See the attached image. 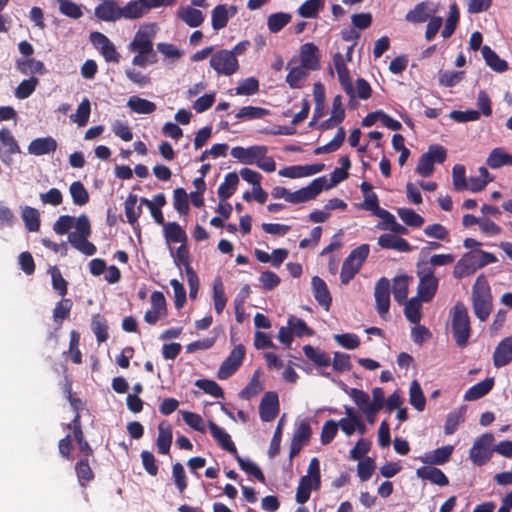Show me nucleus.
Segmentation results:
<instances>
[{
	"label": "nucleus",
	"instance_id": "obj_59",
	"mask_svg": "<svg viewBox=\"0 0 512 512\" xmlns=\"http://www.w3.org/2000/svg\"><path fill=\"white\" fill-rule=\"evenodd\" d=\"M323 0H306L297 10V13L304 18H314L322 8Z\"/></svg>",
	"mask_w": 512,
	"mask_h": 512
},
{
	"label": "nucleus",
	"instance_id": "obj_52",
	"mask_svg": "<svg viewBox=\"0 0 512 512\" xmlns=\"http://www.w3.org/2000/svg\"><path fill=\"white\" fill-rule=\"evenodd\" d=\"M213 300L215 311L219 315L223 312L227 303V297L225 296L224 286L220 278H217L214 281Z\"/></svg>",
	"mask_w": 512,
	"mask_h": 512
},
{
	"label": "nucleus",
	"instance_id": "obj_49",
	"mask_svg": "<svg viewBox=\"0 0 512 512\" xmlns=\"http://www.w3.org/2000/svg\"><path fill=\"white\" fill-rule=\"evenodd\" d=\"M69 191L75 205L83 206L89 202L88 191L80 181L72 182Z\"/></svg>",
	"mask_w": 512,
	"mask_h": 512
},
{
	"label": "nucleus",
	"instance_id": "obj_1",
	"mask_svg": "<svg viewBox=\"0 0 512 512\" xmlns=\"http://www.w3.org/2000/svg\"><path fill=\"white\" fill-rule=\"evenodd\" d=\"M472 307L475 316L481 322L486 321L491 314L493 308L491 289L483 275L477 277L472 287Z\"/></svg>",
	"mask_w": 512,
	"mask_h": 512
},
{
	"label": "nucleus",
	"instance_id": "obj_64",
	"mask_svg": "<svg viewBox=\"0 0 512 512\" xmlns=\"http://www.w3.org/2000/svg\"><path fill=\"white\" fill-rule=\"evenodd\" d=\"M92 330L99 343L105 342L109 337L106 320L102 318L100 315L93 316Z\"/></svg>",
	"mask_w": 512,
	"mask_h": 512
},
{
	"label": "nucleus",
	"instance_id": "obj_42",
	"mask_svg": "<svg viewBox=\"0 0 512 512\" xmlns=\"http://www.w3.org/2000/svg\"><path fill=\"white\" fill-rule=\"evenodd\" d=\"M421 302L418 297H413L404 303V315L412 324L418 325L421 320Z\"/></svg>",
	"mask_w": 512,
	"mask_h": 512
},
{
	"label": "nucleus",
	"instance_id": "obj_24",
	"mask_svg": "<svg viewBox=\"0 0 512 512\" xmlns=\"http://www.w3.org/2000/svg\"><path fill=\"white\" fill-rule=\"evenodd\" d=\"M378 245L383 249H393L399 252H410L412 250V246L406 239L389 233L378 237Z\"/></svg>",
	"mask_w": 512,
	"mask_h": 512
},
{
	"label": "nucleus",
	"instance_id": "obj_31",
	"mask_svg": "<svg viewBox=\"0 0 512 512\" xmlns=\"http://www.w3.org/2000/svg\"><path fill=\"white\" fill-rule=\"evenodd\" d=\"M177 17L192 28L200 26L204 21L203 13L190 6L180 7L177 11Z\"/></svg>",
	"mask_w": 512,
	"mask_h": 512
},
{
	"label": "nucleus",
	"instance_id": "obj_57",
	"mask_svg": "<svg viewBox=\"0 0 512 512\" xmlns=\"http://www.w3.org/2000/svg\"><path fill=\"white\" fill-rule=\"evenodd\" d=\"M262 391V385L259 379V372L256 371L249 383L240 391L239 397L244 400H250Z\"/></svg>",
	"mask_w": 512,
	"mask_h": 512
},
{
	"label": "nucleus",
	"instance_id": "obj_22",
	"mask_svg": "<svg viewBox=\"0 0 512 512\" xmlns=\"http://www.w3.org/2000/svg\"><path fill=\"white\" fill-rule=\"evenodd\" d=\"M416 475L418 478L422 480L430 481L432 484L438 486H447L449 484V479L445 475V473L434 466H422L416 470Z\"/></svg>",
	"mask_w": 512,
	"mask_h": 512
},
{
	"label": "nucleus",
	"instance_id": "obj_60",
	"mask_svg": "<svg viewBox=\"0 0 512 512\" xmlns=\"http://www.w3.org/2000/svg\"><path fill=\"white\" fill-rule=\"evenodd\" d=\"M173 206L180 215H187L189 212L188 196L184 188H176L173 194Z\"/></svg>",
	"mask_w": 512,
	"mask_h": 512
},
{
	"label": "nucleus",
	"instance_id": "obj_32",
	"mask_svg": "<svg viewBox=\"0 0 512 512\" xmlns=\"http://www.w3.org/2000/svg\"><path fill=\"white\" fill-rule=\"evenodd\" d=\"M16 69L22 74H39L46 73L45 65L42 61L34 58H19L15 63Z\"/></svg>",
	"mask_w": 512,
	"mask_h": 512
},
{
	"label": "nucleus",
	"instance_id": "obj_15",
	"mask_svg": "<svg viewBox=\"0 0 512 512\" xmlns=\"http://www.w3.org/2000/svg\"><path fill=\"white\" fill-rule=\"evenodd\" d=\"M176 3V0H131V10L134 19H139L147 14L151 9L160 7H170Z\"/></svg>",
	"mask_w": 512,
	"mask_h": 512
},
{
	"label": "nucleus",
	"instance_id": "obj_63",
	"mask_svg": "<svg viewBox=\"0 0 512 512\" xmlns=\"http://www.w3.org/2000/svg\"><path fill=\"white\" fill-rule=\"evenodd\" d=\"M59 11L72 19H79L83 16L81 6L71 0H59Z\"/></svg>",
	"mask_w": 512,
	"mask_h": 512
},
{
	"label": "nucleus",
	"instance_id": "obj_18",
	"mask_svg": "<svg viewBox=\"0 0 512 512\" xmlns=\"http://www.w3.org/2000/svg\"><path fill=\"white\" fill-rule=\"evenodd\" d=\"M300 62L307 70L315 71L320 68L319 49L314 43L308 42L301 46Z\"/></svg>",
	"mask_w": 512,
	"mask_h": 512
},
{
	"label": "nucleus",
	"instance_id": "obj_17",
	"mask_svg": "<svg viewBox=\"0 0 512 512\" xmlns=\"http://www.w3.org/2000/svg\"><path fill=\"white\" fill-rule=\"evenodd\" d=\"M311 434V427L307 421H302L296 427L290 444V458L296 456L301 451L303 445L309 442Z\"/></svg>",
	"mask_w": 512,
	"mask_h": 512
},
{
	"label": "nucleus",
	"instance_id": "obj_27",
	"mask_svg": "<svg viewBox=\"0 0 512 512\" xmlns=\"http://www.w3.org/2000/svg\"><path fill=\"white\" fill-rule=\"evenodd\" d=\"M452 445L442 446L431 452H427L420 460L429 465H443L447 463L453 453Z\"/></svg>",
	"mask_w": 512,
	"mask_h": 512
},
{
	"label": "nucleus",
	"instance_id": "obj_26",
	"mask_svg": "<svg viewBox=\"0 0 512 512\" xmlns=\"http://www.w3.org/2000/svg\"><path fill=\"white\" fill-rule=\"evenodd\" d=\"M56 149L57 142L51 136L36 138L32 140L28 145V153L35 156L53 153L56 151Z\"/></svg>",
	"mask_w": 512,
	"mask_h": 512
},
{
	"label": "nucleus",
	"instance_id": "obj_5",
	"mask_svg": "<svg viewBox=\"0 0 512 512\" xmlns=\"http://www.w3.org/2000/svg\"><path fill=\"white\" fill-rule=\"evenodd\" d=\"M95 17L105 22H116L120 19L133 20L130 1L123 7L114 0L104 1L94 9Z\"/></svg>",
	"mask_w": 512,
	"mask_h": 512
},
{
	"label": "nucleus",
	"instance_id": "obj_2",
	"mask_svg": "<svg viewBox=\"0 0 512 512\" xmlns=\"http://www.w3.org/2000/svg\"><path fill=\"white\" fill-rule=\"evenodd\" d=\"M75 231L68 234V242L73 248L86 256H92L97 252L96 246L88 240L92 233L90 220L87 215L82 214L75 218Z\"/></svg>",
	"mask_w": 512,
	"mask_h": 512
},
{
	"label": "nucleus",
	"instance_id": "obj_58",
	"mask_svg": "<svg viewBox=\"0 0 512 512\" xmlns=\"http://www.w3.org/2000/svg\"><path fill=\"white\" fill-rule=\"evenodd\" d=\"M458 21L459 9L456 3H452L449 7V16L446 20L445 27L441 32L443 38H448L454 33Z\"/></svg>",
	"mask_w": 512,
	"mask_h": 512
},
{
	"label": "nucleus",
	"instance_id": "obj_29",
	"mask_svg": "<svg viewBox=\"0 0 512 512\" xmlns=\"http://www.w3.org/2000/svg\"><path fill=\"white\" fill-rule=\"evenodd\" d=\"M494 386V378H486L471 386L464 394L466 401H475L487 395Z\"/></svg>",
	"mask_w": 512,
	"mask_h": 512
},
{
	"label": "nucleus",
	"instance_id": "obj_9",
	"mask_svg": "<svg viewBox=\"0 0 512 512\" xmlns=\"http://www.w3.org/2000/svg\"><path fill=\"white\" fill-rule=\"evenodd\" d=\"M390 281L386 277H381L375 285L374 297L376 302V310L379 316L386 320L390 308Z\"/></svg>",
	"mask_w": 512,
	"mask_h": 512
},
{
	"label": "nucleus",
	"instance_id": "obj_19",
	"mask_svg": "<svg viewBox=\"0 0 512 512\" xmlns=\"http://www.w3.org/2000/svg\"><path fill=\"white\" fill-rule=\"evenodd\" d=\"M325 165L323 163H315L311 165H297V166H289L279 170V175L287 178H301L307 177L314 174H317L323 171Z\"/></svg>",
	"mask_w": 512,
	"mask_h": 512
},
{
	"label": "nucleus",
	"instance_id": "obj_25",
	"mask_svg": "<svg viewBox=\"0 0 512 512\" xmlns=\"http://www.w3.org/2000/svg\"><path fill=\"white\" fill-rule=\"evenodd\" d=\"M0 142L6 147V150L0 155L1 160L9 164L11 162V155L21 153V149L11 131L6 128L0 130Z\"/></svg>",
	"mask_w": 512,
	"mask_h": 512
},
{
	"label": "nucleus",
	"instance_id": "obj_16",
	"mask_svg": "<svg viewBox=\"0 0 512 512\" xmlns=\"http://www.w3.org/2000/svg\"><path fill=\"white\" fill-rule=\"evenodd\" d=\"M130 50L140 54H150L151 63L157 62V55L153 50V43L148 32L139 29L130 43Z\"/></svg>",
	"mask_w": 512,
	"mask_h": 512
},
{
	"label": "nucleus",
	"instance_id": "obj_6",
	"mask_svg": "<svg viewBox=\"0 0 512 512\" xmlns=\"http://www.w3.org/2000/svg\"><path fill=\"white\" fill-rule=\"evenodd\" d=\"M494 436L492 433H484L474 442L470 449L469 457L474 465L483 466L490 461L493 453Z\"/></svg>",
	"mask_w": 512,
	"mask_h": 512
},
{
	"label": "nucleus",
	"instance_id": "obj_4",
	"mask_svg": "<svg viewBox=\"0 0 512 512\" xmlns=\"http://www.w3.org/2000/svg\"><path fill=\"white\" fill-rule=\"evenodd\" d=\"M416 268L419 278L417 297L422 302H430L437 292L439 279L435 276L434 270H430V266L426 264H417Z\"/></svg>",
	"mask_w": 512,
	"mask_h": 512
},
{
	"label": "nucleus",
	"instance_id": "obj_7",
	"mask_svg": "<svg viewBox=\"0 0 512 512\" xmlns=\"http://www.w3.org/2000/svg\"><path fill=\"white\" fill-rule=\"evenodd\" d=\"M210 66L221 75L230 76L239 69V63L233 52L222 49L211 55Z\"/></svg>",
	"mask_w": 512,
	"mask_h": 512
},
{
	"label": "nucleus",
	"instance_id": "obj_21",
	"mask_svg": "<svg viewBox=\"0 0 512 512\" xmlns=\"http://www.w3.org/2000/svg\"><path fill=\"white\" fill-rule=\"evenodd\" d=\"M210 434L218 445L223 449L231 453L233 456H237V448L231 439V436L221 427H219L214 421L208 423Z\"/></svg>",
	"mask_w": 512,
	"mask_h": 512
},
{
	"label": "nucleus",
	"instance_id": "obj_41",
	"mask_svg": "<svg viewBox=\"0 0 512 512\" xmlns=\"http://www.w3.org/2000/svg\"><path fill=\"white\" fill-rule=\"evenodd\" d=\"M128 107L138 114H151L156 110V104L147 99L131 96L127 102Z\"/></svg>",
	"mask_w": 512,
	"mask_h": 512
},
{
	"label": "nucleus",
	"instance_id": "obj_14",
	"mask_svg": "<svg viewBox=\"0 0 512 512\" xmlns=\"http://www.w3.org/2000/svg\"><path fill=\"white\" fill-rule=\"evenodd\" d=\"M279 412L278 394L273 391L266 392L259 404V415L263 422L274 420Z\"/></svg>",
	"mask_w": 512,
	"mask_h": 512
},
{
	"label": "nucleus",
	"instance_id": "obj_28",
	"mask_svg": "<svg viewBox=\"0 0 512 512\" xmlns=\"http://www.w3.org/2000/svg\"><path fill=\"white\" fill-rule=\"evenodd\" d=\"M172 428L171 425L168 422H161L158 425V437L156 441V445L158 448V452L160 454H168L170 451V447L172 444Z\"/></svg>",
	"mask_w": 512,
	"mask_h": 512
},
{
	"label": "nucleus",
	"instance_id": "obj_8",
	"mask_svg": "<svg viewBox=\"0 0 512 512\" xmlns=\"http://www.w3.org/2000/svg\"><path fill=\"white\" fill-rule=\"evenodd\" d=\"M89 40L94 47L99 49L106 62L119 63L121 56L113 42L106 35L93 31L89 35Z\"/></svg>",
	"mask_w": 512,
	"mask_h": 512
},
{
	"label": "nucleus",
	"instance_id": "obj_48",
	"mask_svg": "<svg viewBox=\"0 0 512 512\" xmlns=\"http://www.w3.org/2000/svg\"><path fill=\"white\" fill-rule=\"evenodd\" d=\"M138 197L136 194H129L125 201V215L129 224L134 225L142 213L141 206H136Z\"/></svg>",
	"mask_w": 512,
	"mask_h": 512
},
{
	"label": "nucleus",
	"instance_id": "obj_10",
	"mask_svg": "<svg viewBox=\"0 0 512 512\" xmlns=\"http://www.w3.org/2000/svg\"><path fill=\"white\" fill-rule=\"evenodd\" d=\"M326 182L327 180L325 176H321L312 180L308 186L303 187L295 192H290L288 202L298 204L316 198V196L319 195L324 189Z\"/></svg>",
	"mask_w": 512,
	"mask_h": 512
},
{
	"label": "nucleus",
	"instance_id": "obj_62",
	"mask_svg": "<svg viewBox=\"0 0 512 512\" xmlns=\"http://www.w3.org/2000/svg\"><path fill=\"white\" fill-rule=\"evenodd\" d=\"M195 386L215 398H223L224 392L220 385L214 380L210 379H198L195 382Z\"/></svg>",
	"mask_w": 512,
	"mask_h": 512
},
{
	"label": "nucleus",
	"instance_id": "obj_51",
	"mask_svg": "<svg viewBox=\"0 0 512 512\" xmlns=\"http://www.w3.org/2000/svg\"><path fill=\"white\" fill-rule=\"evenodd\" d=\"M312 490H314V483L311 481V477H301L295 495L297 503H306L310 498Z\"/></svg>",
	"mask_w": 512,
	"mask_h": 512
},
{
	"label": "nucleus",
	"instance_id": "obj_50",
	"mask_svg": "<svg viewBox=\"0 0 512 512\" xmlns=\"http://www.w3.org/2000/svg\"><path fill=\"white\" fill-rule=\"evenodd\" d=\"M212 18V27L214 30H220L226 27L228 20H229V14L228 9L225 4H219L217 5L211 13Z\"/></svg>",
	"mask_w": 512,
	"mask_h": 512
},
{
	"label": "nucleus",
	"instance_id": "obj_38",
	"mask_svg": "<svg viewBox=\"0 0 512 512\" xmlns=\"http://www.w3.org/2000/svg\"><path fill=\"white\" fill-rule=\"evenodd\" d=\"M487 165L492 169L502 166H512V155L504 151L502 148L493 149L486 161Z\"/></svg>",
	"mask_w": 512,
	"mask_h": 512
},
{
	"label": "nucleus",
	"instance_id": "obj_11",
	"mask_svg": "<svg viewBox=\"0 0 512 512\" xmlns=\"http://www.w3.org/2000/svg\"><path fill=\"white\" fill-rule=\"evenodd\" d=\"M244 357L245 347L242 344L234 347L230 355L220 365L217 373L218 378L227 379L232 376L241 366Z\"/></svg>",
	"mask_w": 512,
	"mask_h": 512
},
{
	"label": "nucleus",
	"instance_id": "obj_53",
	"mask_svg": "<svg viewBox=\"0 0 512 512\" xmlns=\"http://www.w3.org/2000/svg\"><path fill=\"white\" fill-rule=\"evenodd\" d=\"M308 77L307 69L303 66L293 67L286 76V82L292 89L302 87V82Z\"/></svg>",
	"mask_w": 512,
	"mask_h": 512
},
{
	"label": "nucleus",
	"instance_id": "obj_44",
	"mask_svg": "<svg viewBox=\"0 0 512 512\" xmlns=\"http://www.w3.org/2000/svg\"><path fill=\"white\" fill-rule=\"evenodd\" d=\"M465 420V410L462 408L456 409L448 413L444 425V433L446 435H452L458 426Z\"/></svg>",
	"mask_w": 512,
	"mask_h": 512
},
{
	"label": "nucleus",
	"instance_id": "obj_43",
	"mask_svg": "<svg viewBox=\"0 0 512 512\" xmlns=\"http://www.w3.org/2000/svg\"><path fill=\"white\" fill-rule=\"evenodd\" d=\"M409 402L417 411H423L425 408L426 398L417 380H413L410 384Z\"/></svg>",
	"mask_w": 512,
	"mask_h": 512
},
{
	"label": "nucleus",
	"instance_id": "obj_36",
	"mask_svg": "<svg viewBox=\"0 0 512 512\" xmlns=\"http://www.w3.org/2000/svg\"><path fill=\"white\" fill-rule=\"evenodd\" d=\"M482 56L486 64L498 73L505 72L508 69V63L501 59L494 50L485 45L481 48Z\"/></svg>",
	"mask_w": 512,
	"mask_h": 512
},
{
	"label": "nucleus",
	"instance_id": "obj_56",
	"mask_svg": "<svg viewBox=\"0 0 512 512\" xmlns=\"http://www.w3.org/2000/svg\"><path fill=\"white\" fill-rule=\"evenodd\" d=\"M397 214L410 227L419 228L424 223V218L411 208H399Z\"/></svg>",
	"mask_w": 512,
	"mask_h": 512
},
{
	"label": "nucleus",
	"instance_id": "obj_33",
	"mask_svg": "<svg viewBox=\"0 0 512 512\" xmlns=\"http://www.w3.org/2000/svg\"><path fill=\"white\" fill-rule=\"evenodd\" d=\"M484 267L482 261L476 256L475 251L466 253L457 263L455 271L462 274L474 273L477 269Z\"/></svg>",
	"mask_w": 512,
	"mask_h": 512
},
{
	"label": "nucleus",
	"instance_id": "obj_13",
	"mask_svg": "<svg viewBox=\"0 0 512 512\" xmlns=\"http://www.w3.org/2000/svg\"><path fill=\"white\" fill-rule=\"evenodd\" d=\"M333 63L338 74V80L342 89L349 96V98L353 100L355 98V90L352 84L349 69L347 68L344 57L340 52L334 54Z\"/></svg>",
	"mask_w": 512,
	"mask_h": 512
},
{
	"label": "nucleus",
	"instance_id": "obj_54",
	"mask_svg": "<svg viewBox=\"0 0 512 512\" xmlns=\"http://www.w3.org/2000/svg\"><path fill=\"white\" fill-rule=\"evenodd\" d=\"M235 459L238 462L239 467L246 472L249 475H252L255 479H257L259 482L265 484L266 479L262 472V470L252 461L245 460L242 457L239 456L237 453V456H234Z\"/></svg>",
	"mask_w": 512,
	"mask_h": 512
},
{
	"label": "nucleus",
	"instance_id": "obj_37",
	"mask_svg": "<svg viewBox=\"0 0 512 512\" xmlns=\"http://www.w3.org/2000/svg\"><path fill=\"white\" fill-rule=\"evenodd\" d=\"M433 12L434 10L430 7V4L424 1L418 3L414 9L410 10L405 18L412 23H422L425 22Z\"/></svg>",
	"mask_w": 512,
	"mask_h": 512
},
{
	"label": "nucleus",
	"instance_id": "obj_12",
	"mask_svg": "<svg viewBox=\"0 0 512 512\" xmlns=\"http://www.w3.org/2000/svg\"><path fill=\"white\" fill-rule=\"evenodd\" d=\"M267 152L268 148L264 145H255L248 148L236 146L231 149V156L243 164L256 165L258 158H262Z\"/></svg>",
	"mask_w": 512,
	"mask_h": 512
},
{
	"label": "nucleus",
	"instance_id": "obj_20",
	"mask_svg": "<svg viewBox=\"0 0 512 512\" xmlns=\"http://www.w3.org/2000/svg\"><path fill=\"white\" fill-rule=\"evenodd\" d=\"M512 361V336L505 337L496 346L493 353V365L501 368Z\"/></svg>",
	"mask_w": 512,
	"mask_h": 512
},
{
	"label": "nucleus",
	"instance_id": "obj_3",
	"mask_svg": "<svg viewBox=\"0 0 512 512\" xmlns=\"http://www.w3.org/2000/svg\"><path fill=\"white\" fill-rule=\"evenodd\" d=\"M451 329L457 346L465 347L471 334L470 318L465 304L458 301L451 309Z\"/></svg>",
	"mask_w": 512,
	"mask_h": 512
},
{
	"label": "nucleus",
	"instance_id": "obj_34",
	"mask_svg": "<svg viewBox=\"0 0 512 512\" xmlns=\"http://www.w3.org/2000/svg\"><path fill=\"white\" fill-rule=\"evenodd\" d=\"M238 183L239 177L236 172L226 174L224 181L220 184L217 191L219 199L222 202L228 200L236 191Z\"/></svg>",
	"mask_w": 512,
	"mask_h": 512
},
{
	"label": "nucleus",
	"instance_id": "obj_47",
	"mask_svg": "<svg viewBox=\"0 0 512 512\" xmlns=\"http://www.w3.org/2000/svg\"><path fill=\"white\" fill-rule=\"evenodd\" d=\"M22 219L30 232H37L40 229V216L37 209L25 206L22 210Z\"/></svg>",
	"mask_w": 512,
	"mask_h": 512
},
{
	"label": "nucleus",
	"instance_id": "obj_46",
	"mask_svg": "<svg viewBox=\"0 0 512 512\" xmlns=\"http://www.w3.org/2000/svg\"><path fill=\"white\" fill-rule=\"evenodd\" d=\"M164 234L167 242L179 243L186 242L187 236L185 231L176 222H169L164 226Z\"/></svg>",
	"mask_w": 512,
	"mask_h": 512
},
{
	"label": "nucleus",
	"instance_id": "obj_39",
	"mask_svg": "<svg viewBox=\"0 0 512 512\" xmlns=\"http://www.w3.org/2000/svg\"><path fill=\"white\" fill-rule=\"evenodd\" d=\"M408 280L409 277L406 275L397 276L393 279V287L391 291L395 301L400 305L408 301Z\"/></svg>",
	"mask_w": 512,
	"mask_h": 512
},
{
	"label": "nucleus",
	"instance_id": "obj_45",
	"mask_svg": "<svg viewBox=\"0 0 512 512\" xmlns=\"http://www.w3.org/2000/svg\"><path fill=\"white\" fill-rule=\"evenodd\" d=\"M291 21V15L285 12L272 13L268 16L267 26L271 33H278Z\"/></svg>",
	"mask_w": 512,
	"mask_h": 512
},
{
	"label": "nucleus",
	"instance_id": "obj_61",
	"mask_svg": "<svg viewBox=\"0 0 512 512\" xmlns=\"http://www.w3.org/2000/svg\"><path fill=\"white\" fill-rule=\"evenodd\" d=\"M39 80L32 76L29 79L22 80L15 90V96L18 99L28 98L36 89Z\"/></svg>",
	"mask_w": 512,
	"mask_h": 512
},
{
	"label": "nucleus",
	"instance_id": "obj_55",
	"mask_svg": "<svg viewBox=\"0 0 512 512\" xmlns=\"http://www.w3.org/2000/svg\"><path fill=\"white\" fill-rule=\"evenodd\" d=\"M91 113V104L88 98H84L78 105L76 114L70 116L71 121L83 127L88 123Z\"/></svg>",
	"mask_w": 512,
	"mask_h": 512
},
{
	"label": "nucleus",
	"instance_id": "obj_23",
	"mask_svg": "<svg viewBox=\"0 0 512 512\" xmlns=\"http://www.w3.org/2000/svg\"><path fill=\"white\" fill-rule=\"evenodd\" d=\"M311 284L314 298L319 305L328 311L332 303V297L325 281L318 276H314L312 278Z\"/></svg>",
	"mask_w": 512,
	"mask_h": 512
},
{
	"label": "nucleus",
	"instance_id": "obj_30",
	"mask_svg": "<svg viewBox=\"0 0 512 512\" xmlns=\"http://www.w3.org/2000/svg\"><path fill=\"white\" fill-rule=\"evenodd\" d=\"M74 469L78 483L83 488H86L87 485L95 478V474L92 468L90 467L89 460H87L86 457H81L75 463Z\"/></svg>",
	"mask_w": 512,
	"mask_h": 512
},
{
	"label": "nucleus",
	"instance_id": "obj_40",
	"mask_svg": "<svg viewBox=\"0 0 512 512\" xmlns=\"http://www.w3.org/2000/svg\"><path fill=\"white\" fill-rule=\"evenodd\" d=\"M72 307L73 302L69 298L63 297L56 303L53 309V320L57 324L58 328H60L63 324V321L70 316Z\"/></svg>",
	"mask_w": 512,
	"mask_h": 512
},
{
	"label": "nucleus",
	"instance_id": "obj_35",
	"mask_svg": "<svg viewBox=\"0 0 512 512\" xmlns=\"http://www.w3.org/2000/svg\"><path fill=\"white\" fill-rule=\"evenodd\" d=\"M304 355L317 367H328L331 365L330 356L323 350L309 344L303 346Z\"/></svg>",
	"mask_w": 512,
	"mask_h": 512
}]
</instances>
